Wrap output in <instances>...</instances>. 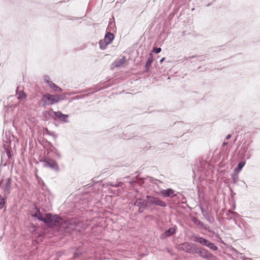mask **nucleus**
<instances>
[{"label": "nucleus", "instance_id": "nucleus-1", "mask_svg": "<svg viewBox=\"0 0 260 260\" xmlns=\"http://www.w3.org/2000/svg\"><path fill=\"white\" fill-rule=\"evenodd\" d=\"M63 100L59 95L46 94L43 96L42 101L44 105H51Z\"/></svg>", "mask_w": 260, "mask_h": 260}, {"label": "nucleus", "instance_id": "nucleus-2", "mask_svg": "<svg viewBox=\"0 0 260 260\" xmlns=\"http://www.w3.org/2000/svg\"><path fill=\"white\" fill-rule=\"evenodd\" d=\"M196 252H194V253H198L201 257L207 260H217L216 257L210 253L206 249L203 248L199 249L196 248Z\"/></svg>", "mask_w": 260, "mask_h": 260}, {"label": "nucleus", "instance_id": "nucleus-3", "mask_svg": "<svg viewBox=\"0 0 260 260\" xmlns=\"http://www.w3.org/2000/svg\"><path fill=\"white\" fill-rule=\"evenodd\" d=\"M179 248L183 251L191 254H194L196 248L193 247V244L189 242H184L179 245Z\"/></svg>", "mask_w": 260, "mask_h": 260}, {"label": "nucleus", "instance_id": "nucleus-4", "mask_svg": "<svg viewBox=\"0 0 260 260\" xmlns=\"http://www.w3.org/2000/svg\"><path fill=\"white\" fill-rule=\"evenodd\" d=\"M148 201L147 203L151 205L159 206L160 207H166V204L158 198L147 196Z\"/></svg>", "mask_w": 260, "mask_h": 260}, {"label": "nucleus", "instance_id": "nucleus-5", "mask_svg": "<svg viewBox=\"0 0 260 260\" xmlns=\"http://www.w3.org/2000/svg\"><path fill=\"white\" fill-rule=\"evenodd\" d=\"M42 161L43 162L44 167H49L54 170L58 171V166L55 160L52 159H45Z\"/></svg>", "mask_w": 260, "mask_h": 260}, {"label": "nucleus", "instance_id": "nucleus-6", "mask_svg": "<svg viewBox=\"0 0 260 260\" xmlns=\"http://www.w3.org/2000/svg\"><path fill=\"white\" fill-rule=\"evenodd\" d=\"M1 187L4 190L5 194H8L10 192L11 188V179L8 178L4 181L1 185Z\"/></svg>", "mask_w": 260, "mask_h": 260}, {"label": "nucleus", "instance_id": "nucleus-7", "mask_svg": "<svg viewBox=\"0 0 260 260\" xmlns=\"http://www.w3.org/2000/svg\"><path fill=\"white\" fill-rule=\"evenodd\" d=\"M48 112L50 115H51V114L53 113L56 116V117L58 119H60V120L64 122H68L67 118L69 117L68 115L63 114L60 111L54 112L52 110H50V111H48Z\"/></svg>", "mask_w": 260, "mask_h": 260}, {"label": "nucleus", "instance_id": "nucleus-8", "mask_svg": "<svg viewBox=\"0 0 260 260\" xmlns=\"http://www.w3.org/2000/svg\"><path fill=\"white\" fill-rule=\"evenodd\" d=\"M160 193L165 197L172 198L176 196L174 190L171 188L167 190H162L160 191Z\"/></svg>", "mask_w": 260, "mask_h": 260}, {"label": "nucleus", "instance_id": "nucleus-9", "mask_svg": "<svg viewBox=\"0 0 260 260\" xmlns=\"http://www.w3.org/2000/svg\"><path fill=\"white\" fill-rule=\"evenodd\" d=\"M193 241L194 242L199 243L200 244H201L203 245H204V246H206V245L208 241V240H207L204 238L199 237L197 235L193 236Z\"/></svg>", "mask_w": 260, "mask_h": 260}, {"label": "nucleus", "instance_id": "nucleus-10", "mask_svg": "<svg viewBox=\"0 0 260 260\" xmlns=\"http://www.w3.org/2000/svg\"><path fill=\"white\" fill-rule=\"evenodd\" d=\"M62 218L57 215H52L51 220L50 221V226L57 225V223H60Z\"/></svg>", "mask_w": 260, "mask_h": 260}, {"label": "nucleus", "instance_id": "nucleus-11", "mask_svg": "<svg viewBox=\"0 0 260 260\" xmlns=\"http://www.w3.org/2000/svg\"><path fill=\"white\" fill-rule=\"evenodd\" d=\"M176 231V229L174 227L170 228L168 230H167L162 235L164 237H168L172 235L175 233Z\"/></svg>", "mask_w": 260, "mask_h": 260}, {"label": "nucleus", "instance_id": "nucleus-12", "mask_svg": "<svg viewBox=\"0 0 260 260\" xmlns=\"http://www.w3.org/2000/svg\"><path fill=\"white\" fill-rule=\"evenodd\" d=\"M114 39V35L113 34L108 32L105 36L104 40L105 41L108 43L109 44L111 43L112 40Z\"/></svg>", "mask_w": 260, "mask_h": 260}, {"label": "nucleus", "instance_id": "nucleus-13", "mask_svg": "<svg viewBox=\"0 0 260 260\" xmlns=\"http://www.w3.org/2000/svg\"><path fill=\"white\" fill-rule=\"evenodd\" d=\"M52 214L47 213L46 214L45 216L43 217V221L45 223L48 224L49 225L50 224V221L51 220Z\"/></svg>", "mask_w": 260, "mask_h": 260}, {"label": "nucleus", "instance_id": "nucleus-14", "mask_svg": "<svg viewBox=\"0 0 260 260\" xmlns=\"http://www.w3.org/2000/svg\"><path fill=\"white\" fill-rule=\"evenodd\" d=\"M125 61V58L124 56H123L120 59L118 60H116L114 63V65L115 67H119L122 64H123L124 62Z\"/></svg>", "mask_w": 260, "mask_h": 260}, {"label": "nucleus", "instance_id": "nucleus-15", "mask_svg": "<svg viewBox=\"0 0 260 260\" xmlns=\"http://www.w3.org/2000/svg\"><path fill=\"white\" fill-rule=\"evenodd\" d=\"M206 246L213 250H217L218 249V247L213 243L210 242L209 240Z\"/></svg>", "mask_w": 260, "mask_h": 260}, {"label": "nucleus", "instance_id": "nucleus-16", "mask_svg": "<svg viewBox=\"0 0 260 260\" xmlns=\"http://www.w3.org/2000/svg\"><path fill=\"white\" fill-rule=\"evenodd\" d=\"M49 87L55 91H62V89L55 84L53 82H52L49 85Z\"/></svg>", "mask_w": 260, "mask_h": 260}, {"label": "nucleus", "instance_id": "nucleus-17", "mask_svg": "<svg viewBox=\"0 0 260 260\" xmlns=\"http://www.w3.org/2000/svg\"><path fill=\"white\" fill-rule=\"evenodd\" d=\"M153 61V56H152V53H151L150 54V57L147 60V62L145 64V67L146 68L148 69L151 65V63Z\"/></svg>", "mask_w": 260, "mask_h": 260}, {"label": "nucleus", "instance_id": "nucleus-18", "mask_svg": "<svg viewBox=\"0 0 260 260\" xmlns=\"http://www.w3.org/2000/svg\"><path fill=\"white\" fill-rule=\"evenodd\" d=\"M32 216L37 217L39 220L43 221L44 216L39 210H37Z\"/></svg>", "mask_w": 260, "mask_h": 260}, {"label": "nucleus", "instance_id": "nucleus-19", "mask_svg": "<svg viewBox=\"0 0 260 260\" xmlns=\"http://www.w3.org/2000/svg\"><path fill=\"white\" fill-rule=\"evenodd\" d=\"M245 165V162L244 161L240 162L238 164V168L235 169V171L237 173L239 172L242 169V168L244 167Z\"/></svg>", "mask_w": 260, "mask_h": 260}, {"label": "nucleus", "instance_id": "nucleus-20", "mask_svg": "<svg viewBox=\"0 0 260 260\" xmlns=\"http://www.w3.org/2000/svg\"><path fill=\"white\" fill-rule=\"evenodd\" d=\"M109 44L108 43H107V42L106 41H105V40L103 39L102 40H101L100 42H99V45H100V48L101 49H104Z\"/></svg>", "mask_w": 260, "mask_h": 260}, {"label": "nucleus", "instance_id": "nucleus-21", "mask_svg": "<svg viewBox=\"0 0 260 260\" xmlns=\"http://www.w3.org/2000/svg\"><path fill=\"white\" fill-rule=\"evenodd\" d=\"M51 151H52V152H53L54 153V154L56 156L59 157V158H60L61 157V153L58 150H57V149L55 148H53L51 150Z\"/></svg>", "mask_w": 260, "mask_h": 260}, {"label": "nucleus", "instance_id": "nucleus-22", "mask_svg": "<svg viewBox=\"0 0 260 260\" xmlns=\"http://www.w3.org/2000/svg\"><path fill=\"white\" fill-rule=\"evenodd\" d=\"M26 97V94L23 91H20L18 93V99L19 100L24 99Z\"/></svg>", "mask_w": 260, "mask_h": 260}, {"label": "nucleus", "instance_id": "nucleus-23", "mask_svg": "<svg viewBox=\"0 0 260 260\" xmlns=\"http://www.w3.org/2000/svg\"><path fill=\"white\" fill-rule=\"evenodd\" d=\"M43 81L45 83L47 84L49 86L51 84V83L52 82L50 80L49 77L47 76H45L43 78Z\"/></svg>", "mask_w": 260, "mask_h": 260}, {"label": "nucleus", "instance_id": "nucleus-24", "mask_svg": "<svg viewBox=\"0 0 260 260\" xmlns=\"http://www.w3.org/2000/svg\"><path fill=\"white\" fill-rule=\"evenodd\" d=\"M135 206L141 207L143 205L142 200L141 199H137L134 203Z\"/></svg>", "mask_w": 260, "mask_h": 260}, {"label": "nucleus", "instance_id": "nucleus-25", "mask_svg": "<svg viewBox=\"0 0 260 260\" xmlns=\"http://www.w3.org/2000/svg\"><path fill=\"white\" fill-rule=\"evenodd\" d=\"M109 184H110V185H111L112 186H113V187H117L121 186V185L122 184V182H118V183H116L115 184H113V183H110Z\"/></svg>", "mask_w": 260, "mask_h": 260}, {"label": "nucleus", "instance_id": "nucleus-26", "mask_svg": "<svg viewBox=\"0 0 260 260\" xmlns=\"http://www.w3.org/2000/svg\"><path fill=\"white\" fill-rule=\"evenodd\" d=\"M5 205V201L3 198L0 199V209H2Z\"/></svg>", "mask_w": 260, "mask_h": 260}, {"label": "nucleus", "instance_id": "nucleus-27", "mask_svg": "<svg viewBox=\"0 0 260 260\" xmlns=\"http://www.w3.org/2000/svg\"><path fill=\"white\" fill-rule=\"evenodd\" d=\"M161 49L160 48H155L153 49V52H154L155 53H159L160 52Z\"/></svg>", "mask_w": 260, "mask_h": 260}, {"label": "nucleus", "instance_id": "nucleus-28", "mask_svg": "<svg viewBox=\"0 0 260 260\" xmlns=\"http://www.w3.org/2000/svg\"><path fill=\"white\" fill-rule=\"evenodd\" d=\"M6 150L7 155L8 157V158H10V156H11L10 151V150H9V149L8 148H6Z\"/></svg>", "mask_w": 260, "mask_h": 260}, {"label": "nucleus", "instance_id": "nucleus-29", "mask_svg": "<svg viewBox=\"0 0 260 260\" xmlns=\"http://www.w3.org/2000/svg\"><path fill=\"white\" fill-rule=\"evenodd\" d=\"M231 137V135L229 134V135L226 136V140H228V139H229Z\"/></svg>", "mask_w": 260, "mask_h": 260}, {"label": "nucleus", "instance_id": "nucleus-30", "mask_svg": "<svg viewBox=\"0 0 260 260\" xmlns=\"http://www.w3.org/2000/svg\"><path fill=\"white\" fill-rule=\"evenodd\" d=\"M165 57L162 58L160 60V61H159L160 63H162V62L164 61V60H165Z\"/></svg>", "mask_w": 260, "mask_h": 260}, {"label": "nucleus", "instance_id": "nucleus-31", "mask_svg": "<svg viewBox=\"0 0 260 260\" xmlns=\"http://www.w3.org/2000/svg\"><path fill=\"white\" fill-rule=\"evenodd\" d=\"M228 142H224L223 143L222 145H223V146H225V145H228Z\"/></svg>", "mask_w": 260, "mask_h": 260}, {"label": "nucleus", "instance_id": "nucleus-32", "mask_svg": "<svg viewBox=\"0 0 260 260\" xmlns=\"http://www.w3.org/2000/svg\"><path fill=\"white\" fill-rule=\"evenodd\" d=\"M248 230V228L246 227V228H245V229H244V231H245V232H246Z\"/></svg>", "mask_w": 260, "mask_h": 260}]
</instances>
